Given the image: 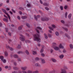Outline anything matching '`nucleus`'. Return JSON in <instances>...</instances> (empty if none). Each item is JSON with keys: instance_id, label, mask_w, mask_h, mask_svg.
Masks as SVG:
<instances>
[{"instance_id": "nucleus-1", "label": "nucleus", "mask_w": 73, "mask_h": 73, "mask_svg": "<svg viewBox=\"0 0 73 73\" xmlns=\"http://www.w3.org/2000/svg\"><path fill=\"white\" fill-rule=\"evenodd\" d=\"M40 35L39 34H35L34 35L33 40L34 41H37L40 42L41 40L39 38Z\"/></svg>"}, {"instance_id": "nucleus-2", "label": "nucleus", "mask_w": 73, "mask_h": 73, "mask_svg": "<svg viewBox=\"0 0 73 73\" xmlns=\"http://www.w3.org/2000/svg\"><path fill=\"white\" fill-rule=\"evenodd\" d=\"M1 10L2 11H3V12H4L5 14L6 15L8 16L9 19V20L10 21H11V17H10V15H9V14H8V13L7 12V11H6V10H5V9H2Z\"/></svg>"}, {"instance_id": "nucleus-3", "label": "nucleus", "mask_w": 73, "mask_h": 73, "mask_svg": "<svg viewBox=\"0 0 73 73\" xmlns=\"http://www.w3.org/2000/svg\"><path fill=\"white\" fill-rule=\"evenodd\" d=\"M64 43L63 42L60 43L59 45V48L60 49H64V47L62 45H64Z\"/></svg>"}, {"instance_id": "nucleus-4", "label": "nucleus", "mask_w": 73, "mask_h": 73, "mask_svg": "<svg viewBox=\"0 0 73 73\" xmlns=\"http://www.w3.org/2000/svg\"><path fill=\"white\" fill-rule=\"evenodd\" d=\"M52 47L54 49V50H58L60 49L59 47L56 46L52 45Z\"/></svg>"}, {"instance_id": "nucleus-5", "label": "nucleus", "mask_w": 73, "mask_h": 73, "mask_svg": "<svg viewBox=\"0 0 73 73\" xmlns=\"http://www.w3.org/2000/svg\"><path fill=\"white\" fill-rule=\"evenodd\" d=\"M38 29H39V30H40V31H41V30L42 29L40 27H38L36 29V32H37L38 33H40V32L38 30Z\"/></svg>"}, {"instance_id": "nucleus-6", "label": "nucleus", "mask_w": 73, "mask_h": 73, "mask_svg": "<svg viewBox=\"0 0 73 73\" xmlns=\"http://www.w3.org/2000/svg\"><path fill=\"white\" fill-rule=\"evenodd\" d=\"M52 27L53 28H52L51 27H48V28L49 29H50V30H51V31H53V29L56 28V26L54 25H52Z\"/></svg>"}, {"instance_id": "nucleus-7", "label": "nucleus", "mask_w": 73, "mask_h": 73, "mask_svg": "<svg viewBox=\"0 0 73 73\" xmlns=\"http://www.w3.org/2000/svg\"><path fill=\"white\" fill-rule=\"evenodd\" d=\"M20 36H21L19 38L20 39H21V41H24L25 40V39L24 38L25 37L23 35H20Z\"/></svg>"}, {"instance_id": "nucleus-8", "label": "nucleus", "mask_w": 73, "mask_h": 73, "mask_svg": "<svg viewBox=\"0 0 73 73\" xmlns=\"http://www.w3.org/2000/svg\"><path fill=\"white\" fill-rule=\"evenodd\" d=\"M60 73H66V71L65 70H64V69H61Z\"/></svg>"}, {"instance_id": "nucleus-9", "label": "nucleus", "mask_w": 73, "mask_h": 73, "mask_svg": "<svg viewBox=\"0 0 73 73\" xmlns=\"http://www.w3.org/2000/svg\"><path fill=\"white\" fill-rule=\"evenodd\" d=\"M4 55L5 57H8V52L6 51H5L4 53Z\"/></svg>"}, {"instance_id": "nucleus-10", "label": "nucleus", "mask_w": 73, "mask_h": 73, "mask_svg": "<svg viewBox=\"0 0 73 73\" xmlns=\"http://www.w3.org/2000/svg\"><path fill=\"white\" fill-rule=\"evenodd\" d=\"M44 37L45 38V39H48V35H47L46 34V33H44Z\"/></svg>"}, {"instance_id": "nucleus-11", "label": "nucleus", "mask_w": 73, "mask_h": 73, "mask_svg": "<svg viewBox=\"0 0 73 73\" xmlns=\"http://www.w3.org/2000/svg\"><path fill=\"white\" fill-rule=\"evenodd\" d=\"M51 60L52 62H57V60H56V59L54 58H51Z\"/></svg>"}, {"instance_id": "nucleus-12", "label": "nucleus", "mask_w": 73, "mask_h": 73, "mask_svg": "<svg viewBox=\"0 0 73 73\" xmlns=\"http://www.w3.org/2000/svg\"><path fill=\"white\" fill-rule=\"evenodd\" d=\"M64 56L62 54H61L59 56V57L60 59H62L64 58Z\"/></svg>"}, {"instance_id": "nucleus-13", "label": "nucleus", "mask_w": 73, "mask_h": 73, "mask_svg": "<svg viewBox=\"0 0 73 73\" xmlns=\"http://www.w3.org/2000/svg\"><path fill=\"white\" fill-rule=\"evenodd\" d=\"M22 70H25L27 69V67H22L21 68Z\"/></svg>"}, {"instance_id": "nucleus-14", "label": "nucleus", "mask_w": 73, "mask_h": 73, "mask_svg": "<svg viewBox=\"0 0 73 73\" xmlns=\"http://www.w3.org/2000/svg\"><path fill=\"white\" fill-rule=\"evenodd\" d=\"M13 56L15 58H18L19 57V56L16 54H15Z\"/></svg>"}, {"instance_id": "nucleus-15", "label": "nucleus", "mask_w": 73, "mask_h": 73, "mask_svg": "<svg viewBox=\"0 0 73 73\" xmlns=\"http://www.w3.org/2000/svg\"><path fill=\"white\" fill-rule=\"evenodd\" d=\"M41 62L43 64H45L46 63L45 61V59H42L41 60Z\"/></svg>"}, {"instance_id": "nucleus-16", "label": "nucleus", "mask_w": 73, "mask_h": 73, "mask_svg": "<svg viewBox=\"0 0 73 73\" xmlns=\"http://www.w3.org/2000/svg\"><path fill=\"white\" fill-rule=\"evenodd\" d=\"M23 28V25H21L18 27V29L19 30H21L22 29V28Z\"/></svg>"}, {"instance_id": "nucleus-17", "label": "nucleus", "mask_w": 73, "mask_h": 73, "mask_svg": "<svg viewBox=\"0 0 73 73\" xmlns=\"http://www.w3.org/2000/svg\"><path fill=\"white\" fill-rule=\"evenodd\" d=\"M17 53L18 54H23L24 52L23 51H19Z\"/></svg>"}, {"instance_id": "nucleus-18", "label": "nucleus", "mask_w": 73, "mask_h": 73, "mask_svg": "<svg viewBox=\"0 0 73 73\" xmlns=\"http://www.w3.org/2000/svg\"><path fill=\"white\" fill-rule=\"evenodd\" d=\"M72 14L70 13V14L68 16V18L69 19H71V17H72Z\"/></svg>"}, {"instance_id": "nucleus-19", "label": "nucleus", "mask_w": 73, "mask_h": 73, "mask_svg": "<svg viewBox=\"0 0 73 73\" xmlns=\"http://www.w3.org/2000/svg\"><path fill=\"white\" fill-rule=\"evenodd\" d=\"M32 53L33 54L35 55V54H37V52L35 51H33Z\"/></svg>"}, {"instance_id": "nucleus-20", "label": "nucleus", "mask_w": 73, "mask_h": 73, "mask_svg": "<svg viewBox=\"0 0 73 73\" xmlns=\"http://www.w3.org/2000/svg\"><path fill=\"white\" fill-rule=\"evenodd\" d=\"M11 62H13V64H17V61L16 62H14V60H11Z\"/></svg>"}, {"instance_id": "nucleus-21", "label": "nucleus", "mask_w": 73, "mask_h": 73, "mask_svg": "<svg viewBox=\"0 0 73 73\" xmlns=\"http://www.w3.org/2000/svg\"><path fill=\"white\" fill-rule=\"evenodd\" d=\"M3 21H6V22H8V19L6 18H4L3 19Z\"/></svg>"}, {"instance_id": "nucleus-22", "label": "nucleus", "mask_w": 73, "mask_h": 73, "mask_svg": "<svg viewBox=\"0 0 73 73\" xmlns=\"http://www.w3.org/2000/svg\"><path fill=\"white\" fill-rule=\"evenodd\" d=\"M2 61L3 63H6V62H7V60L5 59H4Z\"/></svg>"}, {"instance_id": "nucleus-23", "label": "nucleus", "mask_w": 73, "mask_h": 73, "mask_svg": "<svg viewBox=\"0 0 73 73\" xmlns=\"http://www.w3.org/2000/svg\"><path fill=\"white\" fill-rule=\"evenodd\" d=\"M0 59L2 61L4 59V56H0Z\"/></svg>"}, {"instance_id": "nucleus-24", "label": "nucleus", "mask_w": 73, "mask_h": 73, "mask_svg": "<svg viewBox=\"0 0 73 73\" xmlns=\"http://www.w3.org/2000/svg\"><path fill=\"white\" fill-rule=\"evenodd\" d=\"M27 16H22L21 17V19H27Z\"/></svg>"}, {"instance_id": "nucleus-25", "label": "nucleus", "mask_w": 73, "mask_h": 73, "mask_svg": "<svg viewBox=\"0 0 73 73\" xmlns=\"http://www.w3.org/2000/svg\"><path fill=\"white\" fill-rule=\"evenodd\" d=\"M35 60L36 61H39L40 60V58H39L38 57H36L35 58Z\"/></svg>"}, {"instance_id": "nucleus-26", "label": "nucleus", "mask_w": 73, "mask_h": 73, "mask_svg": "<svg viewBox=\"0 0 73 73\" xmlns=\"http://www.w3.org/2000/svg\"><path fill=\"white\" fill-rule=\"evenodd\" d=\"M55 35L57 36L59 35V33H58V32L56 31L55 32Z\"/></svg>"}, {"instance_id": "nucleus-27", "label": "nucleus", "mask_w": 73, "mask_h": 73, "mask_svg": "<svg viewBox=\"0 0 73 73\" xmlns=\"http://www.w3.org/2000/svg\"><path fill=\"white\" fill-rule=\"evenodd\" d=\"M6 47L7 49H9V48H10V46H9V45H8L7 44H6Z\"/></svg>"}, {"instance_id": "nucleus-28", "label": "nucleus", "mask_w": 73, "mask_h": 73, "mask_svg": "<svg viewBox=\"0 0 73 73\" xmlns=\"http://www.w3.org/2000/svg\"><path fill=\"white\" fill-rule=\"evenodd\" d=\"M41 56H42V57H45V54H44L43 53H42L41 54Z\"/></svg>"}, {"instance_id": "nucleus-29", "label": "nucleus", "mask_w": 73, "mask_h": 73, "mask_svg": "<svg viewBox=\"0 0 73 73\" xmlns=\"http://www.w3.org/2000/svg\"><path fill=\"white\" fill-rule=\"evenodd\" d=\"M70 47L71 49H73V45L72 44H70Z\"/></svg>"}, {"instance_id": "nucleus-30", "label": "nucleus", "mask_w": 73, "mask_h": 73, "mask_svg": "<svg viewBox=\"0 0 73 73\" xmlns=\"http://www.w3.org/2000/svg\"><path fill=\"white\" fill-rule=\"evenodd\" d=\"M68 15V12H66L65 14V18H67V15Z\"/></svg>"}, {"instance_id": "nucleus-31", "label": "nucleus", "mask_w": 73, "mask_h": 73, "mask_svg": "<svg viewBox=\"0 0 73 73\" xmlns=\"http://www.w3.org/2000/svg\"><path fill=\"white\" fill-rule=\"evenodd\" d=\"M42 21H45V20H46V18H42L41 19Z\"/></svg>"}, {"instance_id": "nucleus-32", "label": "nucleus", "mask_w": 73, "mask_h": 73, "mask_svg": "<svg viewBox=\"0 0 73 73\" xmlns=\"http://www.w3.org/2000/svg\"><path fill=\"white\" fill-rule=\"evenodd\" d=\"M60 9L61 11H62L63 9V7L62 6H61L60 7Z\"/></svg>"}, {"instance_id": "nucleus-33", "label": "nucleus", "mask_w": 73, "mask_h": 73, "mask_svg": "<svg viewBox=\"0 0 73 73\" xmlns=\"http://www.w3.org/2000/svg\"><path fill=\"white\" fill-rule=\"evenodd\" d=\"M9 49L11 51H13L14 50L13 48L12 47H10Z\"/></svg>"}, {"instance_id": "nucleus-34", "label": "nucleus", "mask_w": 73, "mask_h": 73, "mask_svg": "<svg viewBox=\"0 0 73 73\" xmlns=\"http://www.w3.org/2000/svg\"><path fill=\"white\" fill-rule=\"evenodd\" d=\"M52 45H54H54H57V43L56 42H54L52 43Z\"/></svg>"}, {"instance_id": "nucleus-35", "label": "nucleus", "mask_w": 73, "mask_h": 73, "mask_svg": "<svg viewBox=\"0 0 73 73\" xmlns=\"http://www.w3.org/2000/svg\"><path fill=\"white\" fill-rule=\"evenodd\" d=\"M26 53L27 54V55L29 54V53L28 51L27 50H26Z\"/></svg>"}, {"instance_id": "nucleus-36", "label": "nucleus", "mask_w": 73, "mask_h": 73, "mask_svg": "<svg viewBox=\"0 0 73 73\" xmlns=\"http://www.w3.org/2000/svg\"><path fill=\"white\" fill-rule=\"evenodd\" d=\"M35 65V66H37V67H40V65L39 64H36Z\"/></svg>"}, {"instance_id": "nucleus-37", "label": "nucleus", "mask_w": 73, "mask_h": 73, "mask_svg": "<svg viewBox=\"0 0 73 73\" xmlns=\"http://www.w3.org/2000/svg\"><path fill=\"white\" fill-rule=\"evenodd\" d=\"M68 63H69V64H73V61H70L68 62Z\"/></svg>"}, {"instance_id": "nucleus-38", "label": "nucleus", "mask_w": 73, "mask_h": 73, "mask_svg": "<svg viewBox=\"0 0 73 73\" xmlns=\"http://www.w3.org/2000/svg\"><path fill=\"white\" fill-rule=\"evenodd\" d=\"M43 5H46V6H47L48 5H49V4L47 3H44L43 4Z\"/></svg>"}, {"instance_id": "nucleus-39", "label": "nucleus", "mask_w": 73, "mask_h": 73, "mask_svg": "<svg viewBox=\"0 0 73 73\" xmlns=\"http://www.w3.org/2000/svg\"><path fill=\"white\" fill-rule=\"evenodd\" d=\"M25 42L27 43H29L30 42V41L28 40H25Z\"/></svg>"}, {"instance_id": "nucleus-40", "label": "nucleus", "mask_w": 73, "mask_h": 73, "mask_svg": "<svg viewBox=\"0 0 73 73\" xmlns=\"http://www.w3.org/2000/svg\"><path fill=\"white\" fill-rule=\"evenodd\" d=\"M17 60L19 61H21V58H19L17 59Z\"/></svg>"}, {"instance_id": "nucleus-41", "label": "nucleus", "mask_w": 73, "mask_h": 73, "mask_svg": "<svg viewBox=\"0 0 73 73\" xmlns=\"http://www.w3.org/2000/svg\"><path fill=\"white\" fill-rule=\"evenodd\" d=\"M44 52V49H42L40 50V53H42Z\"/></svg>"}, {"instance_id": "nucleus-42", "label": "nucleus", "mask_w": 73, "mask_h": 73, "mask_svg": "<svg viewBox=\"0 0 73 73\" xmlns=\"http://www.w3.org/2000/svg\"><path fill=\"white\" fill-rule=\"evenodd\" d=\"M66 52V50L65 49H64L63 50V52L64 53H65Z\"/></svg>"}, {"instance_id": "nucleus-43", "label": "nucleus", "mask_w": 73, "mask_h": 73, "mask_svg": "<svg viewBox=\"0 0 73 73\" xmlns=\"http://www.w3.org/2000/svg\"><path fill=\"white\" fill-rule=\"evenodd\" d=\"M67 8H68V6H67V5H65L64 7V9H67Z\"/></svg>"}, {"instance_id": "nucleus-44", "label": "nucleus", "mask_w": 73, "mask_h": 73, "mask_svg": "<svg viewBox=\"0 0 73 73\" xmlns=\"http://www.w3.org/2000/svg\"><path fill=\"white\" fill-rule=\"evenodd\" d=\"M17 18L18 20H20L21 18H20V17L19 16H18L17 17Z\"/></svg>"}, {"instance_id": "nucleus-45", "label": "nucleus", "mask_w": 73, "mask_h": 73, "mask_svg": "<svg viewBox=\"0 0 73 73\" xmlns=\"http://www.w3.org/2000/svg\"><path fill=\"white\" fill-rule=\"evenodd\" d=\"M19 9H20L21 10H24V8H23L22 7H20L19 8Z\"/></svg>"}, {"instance_id": "nucleus-46", "label": "nucleus", "mask_w": 73, "mask_h": 73, "mask_svg": "<svg viewBox=\"0 0 73 73\" xmlns=\"http://www.w3.org/2000/svg\"><path fill=\"white\" fill-rule=\"evenodd\" d=\"M26 25L27 26V27H30V25H29V23H27L26 24Z\"/></svg>"}, {"instance_id": "nucleus-47", "label": "nucleus", "mask_w": 73, "mask_h": 73, "mask_svg": "<svg viewBox=\"0 0 73 73\" xmlns=\"http://www.w3.org/2000/svg\"><path fill=\"white\" fill-rule=\"evenodd\" d=\"M61 22L62 23H63V24H64V23H65V22H64V21L63 20H62L61 21Z\"/></svg>"}, {"instance_id": "nucleus-48", "label": "nucleus", "mask_w": 73, "mask_h": 73, "mask_svg": "<svg viewBox=\"0 0 73 73\" xmlns=\"http://www.w3.org/2000/svg\"><path fill=\"white\" fill-rule=\"evenodd\" d=\"M21 47V46L20 45H18V46H17V48H20Z\"/></svg>"}, {"instance_id": "nucleus-49", "label": "nucleus", "mask_w": 73, "mask_h": 73, "mask_svg": "<svg viewBox=\"0 0 73 73\" xmlns=\"http://www.w3.org/2000/svg\"><path fill=\"white\" fill-rule=\"evenodd\" d=\"M48 36L49 37H52V35H51L50 34H48Z\"/></svg>"}, {"instance_id": "nucleus-50", "label": "nucleus", "mask_w": 73, "mask_h": 73, "mask_svg": "<svg viewBox=\"0 0 73 73\" xmlns=\"http://www.w3.org/2000/svg\"><path fill=\"white\" fill-rule=\"evenodd\" d=\"M14 69H15V70H17L18 69V68H17L16 67H14L13 68Z\"/></svg>"}, {"instance_id": "nucleus-51", "label": "nucleus", "mask_w": 73, "mask_h": 73, "mask_svg": "<svg viewBox=\"0 0 73 73\" xmlns=\"http://www.w3.org/2000/svg\"><path fill=\"white\" fill-rule=\"evenodd\" d=\"M34 17L36 20H37V18L36 17V15H34Z\"/></svg>"}, {"instance_id": "nucleus-52", "label": "nucleus", "mask_w": 73, "mask_h": 73, "mask_svg": "<svg viewBox=\"0 0 73 73\" xmlns=\"http://www.w3.org/2000/svg\"><path fill=\"white\" fill-rule=\"evenodd\" d=\"M6 10L7 11H9V10H10V8H6Z\"/></svg>"}, {"instance_id": "nucleus-53", "label": "nucleus", "mask_w": 73, "mask_h": 73, "mask_svg": "<svg viewBox=\"0 0 73 73\" xmlns=\"http://www.w3.org/2000/svg\"><path fill=\"white\" fill-rule=\"evenodd\" d=\"M45 9L47 10V11H48V10H49V9L48 8V7H46L45 8Z\"/></svg>"}, {"instance_id": "nucleus-54", "label": "nucleus", "mask_w": 73, "mask_h": 73, "mask_svg": "<svg viewBox=\"0 0 73 73\" xmlns=\"http://www.w3.org/2000/svg\"><path fill=\"white\" fill-rule=\"evenodd\" d=\"M28 73H32V71H30V70H29L27 72Z\"/></svg>"}, {"instance_id": "nucleus-55", "label": "nucleus", "mask_w": 73, "mask_h": 73, "mask_svg": "<svg viewBox=\"0 0 73 73\" xmlns=\"http://www.w3.org/2000/svg\"><path fill=\"white\" fill-rule=\"evenodd\" d=\"M11 69V66H9L8 68V70H10Z\"/></svg>"}, {"instance_id": "nucleus-56", "label": "nucleus", "mask_w": 73, "mask_h": 73, "mask_svg": "<svg viewBox=\"0 0 73 73\" xmlns=\"http://www.w3.org/2000/svg\"><path fill=\"white\" fill-rule=\"evenodd\" d=\"M12 11H13V13H16V11H15L13 9H12Z\"/></svg>"}, {"instance_id": "nucleus-57", "label": "nucleus", "mask_w": 73, "mask_h": 73, "mask_svg": "<svg viewBox=\"0 0 73 73\" xmlns=\"http://www.w3.org/2000/svg\"><path fill=\"white\" fill-rule=\"evenodd\" d=\"M27 5L28 7H30V6H31V4H30L29 3Z\"/></svg>"}, {"instance_id": "nucleus-58", "label": "nucleus", "mask_w": 73, "mask_h": 73, "mask_svg": "<svg viewBox=\"0 0 73 73\" xmlns=\"http://www.w3.org/2000/svg\"><path fill=\"white\" fill-rule=\"evenodd\" d=\"M8 35L9 36H11V33L10 32H9L8 33Z\"/></svg>"}, {"instance_id": "nucleus-59", "label": "nucleus", "mask_w": 73, "mask_h": 73, "mask_svg": "<svg viewBox=\"0 0 73 73\" xmlns=\"http://www.w3.org/2000/svg\"><path fill=\"white\" fill-rule=\"evenodd\" d=\"M5 29L6 32H8V28H5Z\"/></svg>"}, {"instance_id": "nucleus-60", "label": "nucleus", "mask_w": 73, "mask_h": 73, "mask_svg": "<svg viewBox=\"0 0 73 73\" xmlns=\"http://www.w3.org/2000/svg\"><path fill=\"white\" fill-rule=\"evenodd\" d=\"M53 49H51L50 50L51 53H52L53 52Z\"/></svg>"}, {"instance_id": "nucleus-61", "label": "nucleus", "mask_w": 73, "mask_h": 73, "mask_svg": "<svg viewBox=\"0 0 73 73\" xmlns=\"http://www.w3.org/2000/svg\"><path fill=\"white\" fill-rule=\"evenodd\" d=\"M12 73H17V72L16 71H14V72H12Z\"/></svg>"}, {"instance_id": "nucleus-62", "label": "nucleus", "mask_w": 73, "mask_h": 73, "mask_svg": "<svg viewBox=\"0 0 73 73\" xmlns=\"http://www.w3.org/2000/svg\"><path fill=\"white\" fill-rule=\"evenodd\" d=\"M4 17H5L6 18V19H8V17H7V16H6V15H4Z\"/></svg>"}, {"instance_id": "nucleus-63", "label": "nucleus", "mask_w": 73, "mask_h": 73, "mask_svg": "<svg viewBox=\"0 0 73 73\" xmlns=\"http://www.w3.org/2000/svg\"><path fill=\"white\" fill-rule=\"evenodd\" d=\"M19 13L20 15H21L22 14V12L21 11H19Z\"/></svg>"}, {"instance_id": "nucleus-64", "label": "nucleus", "mask_w": 73, "mask_h": 73, "mask_svg": "<svg viewBox=\"0 0 73 73\" xmlns=\"http://www.w3.org/2000/svg\"><path fill=\"white\" fill-rule=\"evenodd\" d=\"M35 73H38V71L37 70H36L35 71Z\"/></svg>"}]
</instances>
